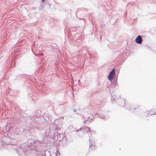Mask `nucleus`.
<instances>
[{
    "instance_id": "obj_2",
    "label": "nucleus",
    "mask_w": 156,
    "mask_h": 156,
    "mask_svg": "<svg viewBox=\"0 0 156 156\" xmlns=\"http://www.w3.org/2000/svg\"><path fill=\"white\" fill-rule=\"evenodd\" d=\"M135 41L137 44H141L142 41V38L140 35H138L136 38Z\"/></svg>"
},
{
    "instance_id": "obj_1",
    "label": "nucleus",
    "mask_w": 156,
    "mask_h": 156,
    "mask_svg": "<svg viewBox=\"0 0 156 156\" xmlns=\"http://www.w3.org/2000/svg\"><path fill=\"white\" fill-rule=\"evenodd\" d=\"M115 73V69L113 68L109 73L108 79L110 81H112L113 80Z\"/></svg>"
},
{
    "instance_id": "obj_3",
    "label": "nucleus",
    "mask_w": 156,
    "mask_h": 156,
    "mask_svg": "<svg viewBox=\"0 0 156 156\" xmlns=\"http://www.w3.org/2000/svg\"><path fill=\"white\" fill-rule=\"evenodd\" d=\"M41 0L43 2H44L45 1V0Z\"/></svg>"
},
{
    "instance_id": "obj_4",
    "label": "nucleus",
    "mask_w": 156,
    "mask_h": 156,
    "mask_svg": "<svg viewBox=\"0 0 156 156\" xmlns=\"http://www.w3.org/2000/svg\"><path fill=\"white\" fill-rule=\"evenodd\" d=\"M40 55L41 56H42L43 55V54H41Z\"/></svg>"
}]
</instances>
